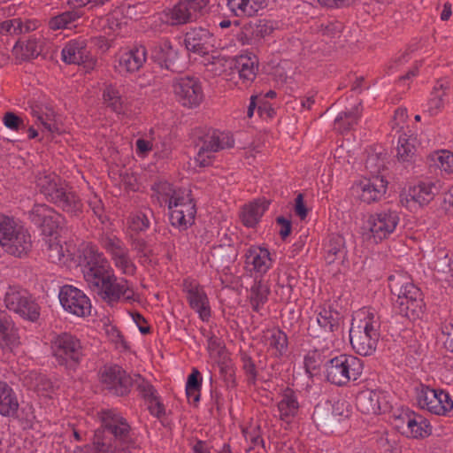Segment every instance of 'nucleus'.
Segmentation results:
<instances>
[{"label":"nucleus","instance_id":"obj_63","mask_svg":"<svg viewBox=\"0 0 453 453\" xmlns=\"http://www.w3.org/2000/svg\"><path fill=\"white\" fill-rule=\"evenodd\" d=\"M442 334L445 335L444 346L453 353V319L444 323L442 326Z\"/></svg>","mask_w":453,"mask_h":453},{"label":"nucleus","instance_id":"obj_26","mask_svg":"<svg viewBox=\"0 0 453 453\" xmlns=\"http://www.w3.org/2000/svg\"><path fill=\"white\" fill-rule=\"evenodd\" d=\"M20 344V337L14 322L8 313L0 310V349L12 352Z\"/></svg>","mask_w":453,"mask_h":453},{"label":"nucleus","instance_id":"obj_55","mask_svg":"<svg viewBox=\"0 0 453 453\" xmlns=\"http://www.w3.org/2000/svg\"><path fill=\"white\" fill-rule=\"evenodd\" d=\"M256 34L255 24L254 22L250 21L242 27L240 32L236 35V38L242 45H250L258 42Z\"/></svg>","mask_w":453,"mask_h":453},{"label":"nucleus","instance_id":"obj_29","mask_svg":"<svg viewBox=\"0 0 453 453\" xmlns=\"http://www.w3.org/2000/svg\"><path fill=\"white\" fill-rule=\"evenodd\" d=\"M245 262L251 271L261 275L265 274L273 265L269 250L265 248L252 246L245 253Z\"/></svg>","mask_w":453,"mask_h":453},{"label":"nucleus","instance_id":"obj_1","mask_svg":"<svg viewBox=\"0 0 453 453\" xmlns=\"http://www.w3.org/2000/svg\"><path fill=\"white\" fill-rule=\"evenodd\" d=\"M153 190L155 192L153 197L157 203L160 205L167 204L173 226L186 229L193 224L196 209L189 190L176 189L167 181L156 183Z\"/></svg>","mask_w":453,"mask_h":453},{"label":"nucleus","instance_id":"obj_28","mask_svg":"<svg viewBox=\"0 0 453 453\" xmlns=\"http://www.w3.org/2000/svg\"><path fill=\"white\" fill-rule=\"evenodd\" d=\"M146 58V48L144 46L135 47L119 55L117 69L121 73H134L143 65Z\"/></svg>","mask_w":453,"mask_h":453},{"label":"nucleus","instance_id":"obj_35","mask_svg":"<svg viewBox=\"0 0 453 453\" xmlns=\"http://www.w3.org/2000/svg\"><path fill=\"white\" fill-rule=\"evenodd\" d=\"M235 68L238 70L239 77L245 84L251 83L258 70L257 58L253 54L240 55L235 59Z\"/></svg>","mask_w":453,"mask_h":453},{"label":"nucleus","instance_id":"obj_14","mask_svg":"<svg viewBox=\"0 0 453 453\" xmlns=\"http://www.w3.org/2000/svg\"><path fill=\"white\" fill-rule=\"evenodd\" d=\"M207 0H182L165 11V22L172 26L183 25L192 21L206 7Z\"/></svg>","mask_w":453,"mask_h":453},{"label":"nucleus","instance_id":"obj_22","mask_svg":"<svg viewBox=\"0 0 453 453\" xmlns=\"http://www.w3.org/2000/svg\"><path fill=\"white\" fill-rule=\"evenodd\" d=\"M152 57L161 66L172 72L180 73L185 69V60L181 59L177 49H174L167 40L161 41L154 46Z\"/></svg>","mask_w":453,"mask_h":453},{"label":"nucleus","instance_id":"obj_61","mask_svg":"<svg viewBox=\"0 0 453 453\" xmlns=\"http://www.w3.org/2000/svg\"><path fill=\"white\" fill-rule=\"evenodd\" d=\"M254 24L257 33L256 36H257L258 41L270 35L274 30L273 24L270 20L260 19L257 20V22H254Z\"/></svg>","mask_w":453,"mask_h":453},{"label":"nucleus","instance_id":"obj_58","mask_svg":"<svg viewBox=\"0 0 453 453\" xmlns=\"http://www.w3.org/2000/svg\"><path fill=\"white\" fill-rule=\"evenodd\" d=\"M435 161L441 170L447 173H453V153L441 150L436 154Z\"/></svg>","mask_w":453,"mask_h":453},{"label":"nucleus","instance_id":"obj_37","mask_svg":"<svg viewBox=\"0 0 453 453\" xmlns=\"http://www.w3.org/2000/svg\"><path fill=\"white\" fill-rule=\"evenodd\" d=\"M227 6L236 17H252L266 6V0H227Z\"/></svg>","mask_w":453,"mask_h":453},{"label":"nucleus","instance_id":"obj_60","mask_svg":"<svg viewBox=\"0 0 453 453\" xmlns=\"http://www.w3.org/2000/svg\"><path fill=\"white\" fill-rule=\"evenodd\" d=\"M350 405L344 401H338L334 404L333 416L337 421H342L350 417Z\"/></svg>","mask_w":453,"mask_h":453},{"label":"nucleus","instance_id":"obj_20","mask_svg":"<svg viewBox=\"0 0 453 453\" xmlns=\"http://www.w3.org/2000/svg\"><path fill=\"white\" fill-rule=\"evenodd\" d=\"M186 49L200 56L208 55L216 47V38L208 29L196 27L185 35Z\"/></svg>","mask_w":453,"mask_h":453},{"label":"nucleus","instance_id":"obj_24","mask_svg":"<svg viewBox=\"0 0 453 453\" xmlns=\"http://www.w3.org/2000/svg\"><path fill=\"white\" fill-rule=\"evenodd\" d=\"M352 330H359L365 334L380 336V319L374 309L364 307L355 312L351 327Z\"/></svg>","mask_w":453,"mask_h":453},{"label":"nucleus","instance_id":"obj_12","mask_svg":"<svg viewBox=\"0 0 453 453\" xmlns=\"http://www.w3.org/2000/svg\"><path fill=\"white\" fill-rule=\"evenodd\" d=\"M234 145V140L230 133L213 130L203 137L196 160L200 166H207L211 163L214 153Z\"/></svg>","mask_w":453,"mask_h":453},{"label":"nucleus","instance_id":"obj_47","mask_svg":"<svg viewBox=\"0 0 453 453\" xmlns=\"http://www.w3.org/2000/svg\"><path fill=\"white\" fill-rule=\"evenodd\" d=\"M431 426L428 421L422 417L415 413L412 416L411 420H409L405 435L411 438H424L430 434Z\"/></svg>","mask_w":453,"mask_h":453},{"label":"nucleus","instance_id":"obj_4","mask_svg":"<svg viewBox=\"0 0 453 453\" xmlns=\"http://www.w3.org/2000/svg\"><path fill=\"white\" fill-rule=\"evenodd\" d=\"M101 426L98 428L104 431L108 436L112 437L117 443L132 452L138 448L136 438L130 424L121 413L115 410H105L100 412Z\"/></svg>","mask_w":453,"mask_h":453},{"label":"nucleus","instance_id":"obj_30","mask_svg":"<svg viewBox=\"0 0 453 453\" xmlns=\"http://www.w3.org/2000/svg\"><path fill=\"white\" fill-rule=\"evenodd\" d=\"M300 404L296 393L291 388H286L280 395L277 403L279 418L290 423L298 414Z\"/></svg>","mask_w":453,"mask_h":453},{"label":"nucleus","instance_id":"obj_18","mask_svg":"<svg viewBox=\"0 0 453 453\" xmlns=\"http://www.w3.org/2000/svg\"><path fill=\"white\" fill-rule=\"evenodd\" d=\"M439 188L435 182L420 181L417 185L410 187L408 191L401 195V203L410 209L416 205L422 206L430 203Z\"/></svg>","mask_w":453,"mask_h":453},{"label":"nucleus","instance_id":"obj_46","mask_svg":"<svg viewBox=\"0 0 453 453\" xmlns=\"http://www.w3.org/2000/svg\"><path fill=\"white\" fill-rule=\"evenodd\" d=\"M270 288L266 282L262 280H255L250 287L249 300L255 311H259L260 308L267 302Z\"/></svg>","mask_w":453,"mask_h":453},{"label":"nucleus","instance_id":"obj_49","mask_svg":"<svg viewBox=\"0 0 453 453\" xmlns=\"http://www.w3.org/2000/svg\"><path fill=\"white\" fill-rule=\"evenodd\" d=\"M447 88L442 83L437 84L431 94L427 102L426 111L430 116L438 115L444 108L446 104Z\"/></svg>","mask_w":453,"mask_h":453},{"label":"nucleus","instance_id":"obj_41","mask_svg":"<svg viewBox=\"0 0 453 453\" xmlns=\"http://www.w3.org/2000/svg\"><path fill=\"white\" fill-rule=\"evenodd\" d=\"M267 208V202L256 201L245 205L241 213L242 222L248 227L255 226Z\"/></svg>","mask_w":453,"mask_h":453},{"label":"nucleus","instance_id":"obj_16","mask_svg":"<svg viewBox=\"0 0 453 453\" xmlns=\"http://www.w3.org/2000/svg\"><path fill=\"white\" fill-rule=\"evenodd\" d=\"M28 215L30 221L48 235H52L63 221L61 214L44 203L35 204Z\"/></svg>","mask_w":453,"mask_h":453},{"label":"nucleus","instance_id":"obj_5","mask_svg":"<svg viewBox=\"0 0 453 453\" xmlns=\"http://www.w3.org/2000/svg\"><path fill=\"white\" fill-rule=\"evenodd\" d=\"M362 372L361 359L352 355L341 354L331 358L325 365L327 380L336 386H345L350 380H357Z\"/></svg>","mask_w":453,"mask_h":453},{"label":"nucleus","instance_id":"obj_15","mask_svg":"<svg viewBox=\"0 0 453 453\" xmlns=\"http://www.w3.org/2000/svg\"><path fill=\"white\" fill-rule=\"evenodd\" d=\"M183 291L189 307L194 310L203 321H208L211 316L208 296L198 282L194 280H184Z\"/></svg>","mask_w":453,"mask_h":453},{"label":"nucleus","instance_id":"obj_2","mask_svg":"<svg viewBox=\"0 0 453 453\" xmlns=\"http://www.w3.org/2000/svg\"><path fill=\"white\" fill-rule=\"evenodd\" d=\"M89 288L111 306L119 303H132L139 299L133 284L125 278H118L113 270L89 286Z\"/></svg>","mask_w":453,"mask_h":453},{"label":"nucleus","instance_id":"obj_39","mask_svg":"<svg viewBox=\"0 0 453 453\" xmlns=\"http://www.w3.org/2000/svg\"><path fill=\"white\" fill-rule=\"evenodd\" d=\"M316 322L321 329L332 339L334 332L340 326L339 314L326 305L319 306L317 311ZM327 339V337H325Z\"/></svg>","mask_w":453,"mask_h":453},{"label":"nucleus","instance_id":"obj_13","mask_svg":"<svg viewBox=\"0 0 453 453\" xmlns=\"http://www.w3.org/2000/svg\"><path fill=\"white\" fill-rule=\"evenodd\" d=\"M59 301L65 311L77 317L84 318L91 313V302L87 295L71 285H65L59 291Z\"/></svg>","mask_w":453,"mask_h":453},{"label":"nucleus","instance_id":"obj_33","mask_svg":"<svg viewBox=\"0 0 453 453\" xmlns=\"http://www.w3.org/2000/svg\"><path fill=\"white\" fill-rule=\"evenodd\" d=\"M380 337L365 334L359 330H349V341L352 349L361 356L372 355L377 348Z\"/></svg>","mask_w":453,"mask_h":453},{"label":"nucleus","instance_id":"obj_54","mask_svg":"<svg viewBox=\"0 0 453 453\" xmlns=\"http://www.w3.org/2000/svg\"><path fill=\"white\" fill-rule=\"evenodd\" d=\"M33 115L47 132L53 134L58 131L55 120V114L52 111L43 112L41 110L37 111L33 109Z\"/></svg>","mask_w":453,"mask_h":453},{"label":"nucleus","instance_id":"obj_34","mask_svg":"<svg viewBox=\"0 0 453 453\" xmlns=\"http://www.w3.org/2000/svg\"><path fill=\"white\" fill-rule=\"evenodd\" d=\"M62 60L66 64L81 65L88 58L87 43L84 39L68 42L61 52Z\"/></svg>","mask_w":453,"mask_h":453},{"label":"nucleus","instance_id":"obj_40","mask_svg":"<svg viewBox=\"0 0 453 453\" xmlns=\"http://www.w3.org/2000/svg\"><path fill=\"white\" fill-rule=\"evenodd\" d=\"M324 250L325 260L327 264H333L336 260L343 258L346 253L343 236L340 234L330 235L325 244Z\"/></svg>","mask_w":453,"mask_h":453},{"label":"nucleus","instance_id":"obj_25","mask_svg":"<svg viewBox=\"0 0 453 453\" xmlns=\"http://www.w3.org/2000/svg\"><path fill=\"white\" fill-rule=\"evenodd\" d=\"M122 451H127V449L117 443L112 437L104 434V431L96 429L92 444L77 447L73 453H121Z\"/></svg>","mask_w":453,"mask_h":453},{"label":"nucleus","instance_id":"obj_50","mask_svg":"<svg viewBox=\"0 0 453 453\" xmlns=\"http://www.w3.org/2000/svg\"><path fill=\"white\" fill-rule=\"evenodd\" d=\"M397 157L402 161H410L415 154L414 138L403 134L398 137Z\"/></svg>","mask_w":453,"mask_h":453},{"label":"nucleus","instance_id":"obj_23","mask_svg":"<svg viewBox=\"0 0 453 453\" xmlns=\"http://www.w3.org/2000/svg\"><path fill=\"white\" fill-rule=\"evenodd\" d=\"M356 405L364 414L378 415L387 408L388 403L384 392L366 388L357 394Z\"/></svg>","mask_w":453,"mask_h":453},{"label":"nucleus","instance_id":"obj_53","mask_svg":"<svg viewBox=\"0 0 453 453\" xmlns=\"http://www.w3.org/2000/svg\"><path fill=\"white\" fill-rule=\"evenodd\" d=\"M80 17L77 12H65L51 18L49 21V27L52 30L69 28Z\"/></svg>","mask_w":453,"mask_h":453},{"label":"nucleus","instance_id":"obj_38","mask_svg":"<svg viewBox=\"0 0 453 453\" xmlns=\"http://www.w3.org/2000/svg\"><path fill=\"white\" fill-rule=\"evenodd\" d=\"M19 406L13 389L5 381L0 380V414L4 417H15Z\"/></svg>","mask_w":453,"mask_h":453},{"label":"nucleus","instance_id":"obj_52","mask_svg":"<svg viewBox=\"0 0 453 453\" xmlns=\"http://www.w3.org/2000/svg\"><path fill=\"white\" fill-rule=\"evenodd\" d=\"M150 219L143 211L132 213L127 219V228L134 234L145 232L150 227Z\"/></svg>","mask_w":453,"mask_h":453},{"label":"nucleus","instance_id":"obj_7","mask_svg":"<svg viewBox=\"0 0 453 453\" xmlns=\"http://www.w3.org/2000/svg\"><path fill=\"white\" fill-rule=\"evenodd\" d=\"M399 220L398 213L390 210L371 214L364 222L362 235L367 241L378 244L395 232Z\"/></svg>","mask_w":453,"mask_h":453},{"label":"nucleus","instance_id":"obj_44","mask_svg":"<svg viewBox=\"0 0 453 453\" xmlns=\"http://www.w3.org/2000/svg\"><path fill=\"white\" fill-rule=\"evenodd\" d=\"M42 51V43L36 38L30 37L25 42L17 43L12 50L16 58L19 61L35 58Z\"/></svg>","mask_w":453,"mask_h":453},{"label":"nucleus","instance_id":"obj_32","mask_svg":"<svg viewBox=\"0 0 453 453\" xmlns=\"http://www.w3.org/2000/svg\"><path fill=\"white\" fill-rule=\"evenodd\" d=\"M262 342L276 357L282 356L288 349L287 334L278 327L263 331Z\"/></svg>","mask_w":453,"mask_h":453},{"label":"nucleus","instance_id":"obj_57","mask_svg":"<svg viewBox=\"0 0 453 453\" xmlns=\"http://www.w3.org/2000/svg\"><path fill=\"white\" fill-rule=\"evenodd\" d=\"M414 411L409 409H401L398 414L394 415L395 426L403 434H405L409 420H411Z\"/></svg>","mask_w":453,"mask_h":453},{"label":"nucleus","instance_id":"obj_31","mask_svg":"<svg viewBox=\"0 0 453 453\" xmlns=\"http://www.w3.org/2000/svg\"><path fill=\"white\" fill-rule=\"evenodd\" d=\"M388 287L394 296H411L418 297L420 289L416 287L410 276L406 273L397 272L388 276Z\"/></svg>","mask_w":453,"mask_h":453},{"label":"nucleus","instance_id":"obj_19","mask_svg":"<svg viewBox=\"0 0 453 453\" xmlns=\"http://www.w3.org/2000/svg\"><path fill=\"white\" fill-rule=\"evenodd\" d=\"M104 386L117 395H124L132 385L131 378L119 365L104 366L100 373Z\"/></svg>","mask_w":453,"mask_h":453},{"label":"nucleus","instance_id":"obj_17","mask_svg":"<svg viewBox=\"0 0 453 453\" xmlns=\"http://www.w3.org/2000/svg\"><path fill=\"white\" fill-rule=\"evenodd\" d=\"M418 404L436 415H445L453 408L450 395L441 389L426 388L418 396Z\"/></svg>","mask_w":453,"mask_h":453},{"label":"nucleus","instance_id":"obj_62","mask_svg":"<svg viewBox=\"0 0 453 453\" xmlns=\"http://www.w3.org/2000/svg\"><path fill=\"white\" fill-rule=\"evenodd\" d=\"M147 405L150 414L157 418H161L165 413V407L159 401L157 395L153 398H150V400L147 401Z\"/></svg>","mask_w":453,"mask_h":453},{"label":"nucleus","instance_id":"obj_48","mask_svg":"<svg viewBox=\"0 0 453 453\" xmlns=\"http://www.w3.org/2000/svg\"><path fill=\"white\" fill-rule=\"evenodd\" d=\"M360 113V104L349 111L340 112L334 120V129L341 133L350 130L357 124Z\"/></svg>","mask_w":453,"mask_h":453},{"label":"nucleus","instance_id":"obj_43","mask_svg":"<svg viewBox=\"0 0 453 453\" xmlns=\"http://www.w3.org/2000/svg\"><path fill=\"white\" fill-rule=\"evenodd\" d=\"M103 102L106 107L110 108L115 113H125L126 105L118 87L112 84L105 85L103 90Z\"/></svg>","mask_w":453,"mask_h":453},{"label":"nucleus","instance_id":"obj_3","mask_svg":"<svg viewBox=\"0 0 453 453\" xmlns=\"http://www.w3.org/2000/svg\"><path fill=\"white\" fill-rule=\"evenodd\" d=\"M32 243L27 229L13 218L0 213V245L4 252L21 258L31 251Z\"/></svg>","mask_w":453,"mask_h":453},{"label":"nucleus","instance_id":"obj_42","mask_svg":"<svg viewBox=\"0 0 453 453\" xmlns=\"http://www.w3.org/2000/svg\"><path fill=\"white\" fill-rule=\"evenodd\" d=\"M52 203L71 215H77L82 210L81 199L73 191L68 189L67 186L64 188L63 194L58 196V199Z\"/></svg>","mask_w":453,"mask_h":453},{"label":"nucleus","instance_id":"obj_10","mask_svg":"<svg viewBox=\"0 0 453 453\" xmlns=\"http://www.w3.org/2000/svg\"><path fill=\"white\" fill-rule=\"evenodd\" d=\"M173 92L176 101L183 107L193 109L203 101V90L198 79L184 76L173 81Z\"/></svg>","mask_w":453,"mask_h":453},{"label":"nucleus","instance_id":"obj_56","mask_svg":"<svg viewBox=\"0 0 453 453\" xmlns=\"http://www.w3.org/2000/svg\"><path fill=\"white\" fill-rule=\"evenodd\" d=\"M343 28L342 22L338 20H326L321 22L318 27V31L326 37L334 38L340 35Z\"/></svg>","mask_w":453,"mask_h":453},{"label":"nucleus","instance_id":"obj_9","mask_svg":"<svg viewBox=\"0 0 453 453\" xmlns=\"http://www.w3.org/2000/svg\"><path fill=\"white\" fill-rule=\"evenodd\" d=\"M5 307L24 319L35 322L40 317V307L30 294L19 286H9L4 294Z\"/></svg>","mask_w":453,"mask_h":453},{"label":"nucleus","instance_id":"obj_51","mask_svg":"<svg viewBox=\"0 0 453 453\" xmlns=\"http://www.w3.org/2000/svg\"><path fill=\"white\" fill-rule=\"evenodd\" d=\"M47 255L50 262L58 264L64 263L68 250L57 238H50L46 243Z\"/></svg>","mask_w":453,"mask_h":453},{"label":"nucleus","instance_id":"obj_21","mask_svg":"<svg viewBox=\"0 0 453 453\" xmlns=\"http://www.w3.org/2000/svg\"><path fill=\"white\" fill-rule=\"evenodd\" d=\"M388 181L381 175H372L361 180L355 189L361 201L372 203L380 200L386 194Z\"/></svg>","mask_w":453,"mask_h":453},{"label":"nucleus","instance_id":"obj_59","mask_svg":"<svg viewBox=\"0 0 453 453\" xmlns=\"http://www.w3.org/2000/svg\"><path fill=\"white\" fill-rule=\"evenodd\" d=\"M3 123L8 129L16 132L26 127L24 119L12 111H7L4 114Z\"/></svg>","mask_w":453,"mask_h":453},{"label":"nucleus","instance_id":"obj_36","mask_svg":"<svg viewBox=\"0 0 453 453\" xmlns=\"http://www.w3.org/2000/svg\"><path fill=\"white\" fill-rule=\"evenodd\" d=\"M395 303L398 311L404 317L410 319H416L423 312V299L422 293L419 291L418 297L411 296H397Z\"/></svg>","mask_w":453,"mask_h":453},{"label":"nucleus","instance_id":"obj_27","mask_svg":"<svg viewBox=\"0 0 453 453\" xmlns=\"http://www.w3.org/2000/svg\"><path fill=\"white\" fill-rule=\"evenodd\" d=\"M35 183L40 192L51 203L58 199V196L63 194V190L66 187V184L57 174L50 172L38 173Z\"/></svg>","mask_w":453,"mask_h":453},{"label":"nucleus","instance_id":"obj_8","mask_svg":"<svg viewBox=\"0 0 453 453\" xmlns=\"http://www.w3.org/2000/svg\"><path fill=\"white\" fill-rule=\"evenodd\" d=\"M80 258L83 277L88 287L112 270L104 253L94 244H85Z\"/></svg>","mask_w":453,"mask_h":453},{"label":"nucleus","instance_id":"obj_64","mask_svg":"<svg viewBox=\"0 0 453 453\" xmlns=\"http://www.w3.org/2000/svg\"><path fill=\"white\" fill-rule=\"evenodd\" d=\"M136 153L142 157H145L153 149V144L150 141L139 138L136 142Z\"/></svg>","mask_w":453,"mask_h":453},{"label":"nucleus","instance_id":"obj_45","mask_svg":"<svg viewBox=\"0 0 453 453\" xmlns=\"http://www.w3.org/2000/svg\"><path fill=\"white\" fill-rule=\"evenodd\" d=\"M23 381L28 388L45 395H48L53 388L52 382L44 374L35 371L27 372Z\"/></svg>","mask_w":453,"mask_h":453},{"label":"nucleus","instance_id":"obj_11","mask_svg":"<svg viewBox=\"0 0 453 453\" xmlns=\"http://www.w3.org/2000/svg\"><path fill=\"white\" fill-rule=\"evenodd\" d=\"M100 242L110 255L114 266L122 274L130 276L135 273L136 266L130 258L129 250L122 240L116 235L105 234L102 236Z\"/></svg>","mask_w":453,"mask_h":453},{"label":"nucleus","instance_id":"obj_6","mask_svg":"<svg viewBox=\"0 0 453 453\" xmlns=\"http://www.w3.org/2000/svg\"><path fill=\"white\" fill-rule=\"evenodd\" d=\"M53 357L60 365L77 366L84 357V347L79 338L69 333L56 335L50 342Z\"/></svg>","mask_w":453,"mask_h":453}]
</instances>
